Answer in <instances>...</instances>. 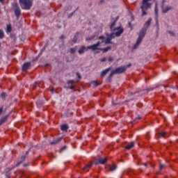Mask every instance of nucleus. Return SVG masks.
<instances>
[{
    "instance_id": "nucleus-43",
    "label": "nucleus",
    "mask_w": 178,
    "mask_h": 178,
    "mask_svg": "<svg viewBox=\"0 0 178 178\" xmlns=\"http://www.w3.org/2000/svg\"><path fill=\"white\" fill-rule=\"evenodd\" d=\"M2 112H3V108H0V115L2 113Z\"/></svg>"
},
{
    "instance_id": "nucleus-47",
    "label": "nucleus",
    "mask_w": 178,
    "mask_h": 178,
    "mask_svg": "<svg viewBox=\"0 0 178 178\" xmlns=\"http://www.w3.org/2000/svg\"><path fill=\"white\" fill-rule=\"evenodd\" d=\"M66 148H67V147L65 146V147H63L62 148V149L64 150V149H65Z\"/></svg>"
},
{
    "instance_id": "nucleus-45",
    "label": "nucleus",
    "mask_w": 178,
    "mask_h": 178,
    "mask_svg": "<svg viewBox=\"0 0 178 178\" xmlns=\"http://www.w3.org/2000/svg\"><path fill=\"white\" fill-rule=\"evenodd\" d=\"M131 66V64H129L128 65H127V67H130Z\"/></svg>"
},
{
    "instance_id": "nucleus-28",
    "label": "nucleus",
    "mask_w": 178,
    "mask_h": 178,
    "mask_svg": "<svg viewBox=\"0 0 178 178\" xmlns=\"http://www.w3.org/2000/svg\"><path fill=\"white\" fill-rule=\"evenodd\" d=\"M165 165H163V164H159V170H163V169H165Z\"/></svg>"
},
{
    "instance_id": "nucleus-30",
    "label": "nucleus",
    "mask_w": 178,
    "mask_h": 178,
    "mask_svg": "<svg viewBox=\"0 0 178 178\" xmlns=\"http://www.w3.org/2000/svg\"><path fill=\"white\" fill-rule=\"evenodd\" d=\"M76 47H74L72 49H70V52L71 54H74L76 52Z\"/></svg>"
},
{
    "instance_id": "nucleus-36",
    "label": "nucleus",
    "mask_w": 178,
    "mask_h": 178,
    "mask_svg": "<svg viewBox=\"0 0 178 178\" xmlns=\"http://www.w3.org/2000/svg\"><path fill=\"white\" fill-rule=\"evenodd\" d=\"M106 60V57H103V58L100 59V62H105Z\"/></svg>"
},
{
    "instance_id": "nucleus-23",
    "label": "nucleus",
    "mask_w": 178,
    "mask_h": 178,
    "mask_svg": "<svg viewBox=\"0 0 178 178\" xmlns=\"http://www.w3.org/2000/svg\"><path fill=\"white\" fill-rule=\"evenodd\" d=\"M26 159V156H22L21 158V161L17 163V166L19 165L22 162H24Z\"/></svg>"
},
{
    "instance_id": "nucleus-2",
    "label": "nucleus",
    "mask_w": 178,
    "mask_h": 178,
    "mask_svg": "<svg viewBox=\"0 0 178 178\" xmlns=\"http://www.w3.org/2000/svg\"><path fill=\"white\" fill-rule=\"evenodd\" d=\"M100 44V42H97V43H95V44H92L91 46H82L81 47V49L78 50V54L81 55L85 52V51H88V49H92V51H97Z\"/></svg>"
},
{
    "instance_id": "nucleus-40",
    "label": "nucleus",
    "mask_w": 178,
    "mask_h": 178,
    "mask_svg": "<svg viewBox=\"0 0 178 178\" xmlns=\"http://www.w3.org/2000/svg\"><path fill=\"white\" fill-rule=\"evenodd\" d=\"M74 83V81H68V83H69V84H72V83Z\"/></svg>"
},
{
    "instance_id": "nucleus-48",
    "label": "nucleus",
    "mask_w": 178,
    "mask_h": 178,
    "mask_svg": "<svg viewBox=\"0 0 178 178\" xmlns=\"http://www.w3.org/2000/svg\"><path fill=\"white\" fill-rule=\"evenodd\" d=\"M96 54H99V51H96Z\"/></svg>"
},
{
    "instance_id": "nucleus-20",
    "label": "nucleus",
    "mask_w": 178,
    "mask_h": 178,
    "mask_svg": "<svg viewBox=\"0 0 178 178\" xmlns=\"http://www.w3.org/2000/svg\"><path fill=\"white\" fill-rule=\"evenodd\" d=\"M37 106L40 108L42 107V106L44 104L43 101L38 99L36 102Z\"/></svg>"
},
{
    "instance_id": "nucleus-4",
    "label": "nucleus",
    "mask_w": 178,
    "mask_h": 178,
    "mask_svg": "<svg viewBox=\"0 0 178 178\" xmlns=\"http://www.w3.org/2000/svg\"><path fill=\"white\" fill-rule=\"evenodd\" d=\"M115 33H111L110 35H107V38H105V36H99V40H100V45L104 42L106 44H113V42H111L114 38Z\"/></svg>"
},
{
    "instance_id": "nucleus-46",
    "label": "nucleus",
    "mask_w": 178,
    "mask_h": 178,
    "mask_svg": "<svg viewBox=\"0 0 178 178\" xmlns=\"http://www.w3.org/2000/svg\"><path fill=\"white\" fill-rule=\"evenodd\" d=\"M4 1H5V0H0V2H1V3H4Z\"/></svg>"
},
{
    "instance_id": "nucleus-9",
    "label": "nucleus",
    "mask_w": 178,
    "mask_h": 178,
    "mask_svg": "<svg viewBox=\"0 0 178 178\" xmlns=\"http://www.w3.org/2000/svg\"><path fill=\"white\" fill-rule=\"evenodd\" d=\"M154 13H155V22H156V26L157 27H159V12H158V8L157 7H155L154 8Z\"/></svg>"
},
{
    "instance_id": "nucleus-35",
    "label": "nucleus",
    "mask_w": 178,
    "mask_h": 178,
    "mask_svg": "<svg viewBox=\"0 0 178 178\" xmlns=\"http://www.w3.org/2000/svg\"><path fill=\"white\" fill-rule=\"evenodd\" d=\"M99 85V83H97V81H93V86H95V87H97Z\"/></svg>"
},
{
    "instance_id": "nucleus-17",
    "label": "nucleus",
    "mask_w": 178,
    "mask_h": 178,
    "mask_svg": "<svg viewBox=\"0 0 178 178\" xmlns=\"http://www.w3.org/2000/svg\"><path fill=\"white\" fill-rule=\"evenodd\" d=\"M111 71V68H107L106 70L102 72V74H100V76L104 77L105 76L108 72Z\"/></svg>"
},
{
    "instance_id": "nucleus-3",
    "label": "nucleus",
    "mask_w": 178,
    "mask_h": 178,
    "mask_svg": "<svg viewBox=\"0 0 178 178\" xmlns=\"http://www.w3.org/2000/svg\"><path fill=\"white\" fill-rule=\"evenodd\" d=\"M151 0H143L142 5L140 6V9L142 11V16H145L147 15V10L152 7V3L149 2Z\"/></svg>"
},
{
    "instance_id": "nucleus-21",
    "label": "nucleus",
    "mask_w": 178,
    "mask_h": 178,
    "mask_svg": "<svg viewBox=\"0 0 178 178\" xmlns=\"http://www.w3.org/2000/svg\"><path fill=\"white\" fill-rule=\"evenodd\" d=\"M134 145H135L134 142H132V143H129L128 145H127V147H125V149H130L134 147Z\"/></svg>"
},
{
    "instance_id": "nucleus-31",
    "label": "nucleus",
    "mask_w": 178,
    "mask_h": 178,
    "mask_svg": "<svg viewBox=\"0 0 178 178\" xmlns=\"http://www.w3.org/2000/svg\"><path fill=\"white\" fill-rule=\"evenodd\" d=\"M1 98H2L3 99H6V93H5V92L1 93Z\"/></svg>"
},
{
    "instance_id": "nucleus-19",
    "label": "nucleus",
    "mask_w": 178,
    "mask_h": 178,
    "mask_svg": "<svg viewBox=\"0 0 178 178\" xmlns=\"http://www.w3.org/2000/svg\"><path fill=\"white\" fill-rule=\"evenodd\" d=\"M114 74H116L114 71L111 72V74L108 75V77H107V82H111L112 77Z\"/></svg>"
},
{
    "instance_id": "nucleus-27",
    "label": "nucleus",
    "mask_w": 178,
    "mask_h": 178,
    "mask_svg": "<svg viewBox=\"0 0 178 178\" xmlns=\"http://www.w3.org/2000/svg\"><path fill=\"white\" fill-rule=\"evenodd\" d=\"M78 39V35H75V36H74V39H72V42H74V44H75L77 41Z\"/></svg>"
},
{
    "instance_id": "nucleus-44",
    "label": "nucleus",
    "mask_w": 178,
    "mask_h": 178,
    "mask_svg": "<svg viewBox=\"0 0 178 178\" xmlns=\"http://www.w3.org/2000/svg\"><path fill=\"white\" fill-rule=\"evenodd\" d=\"M143 165L147 168V163H143Z\"/></svg>"
},
{
    "instance_id": "nucleus-25",
    "label": "nucleus",
    "mask_w": 178,
    "mask_h": 178,
    "mask_svg": "<svg viewBox=\"0 0 178 178\" xmlns=\"http://www.w3.org/2000/svg\"><path fill=\"white\" fill-rule=\"evenodd\" d=\"M142 118L140 116H138L137 118H136L133 121L132 123L133 124H136L138 122V120H141Z\"/></svg>"
},
{
    "instance_id": "nucleus-11",
    "label": "nucleus",
    "mask_w": 178,
    "mask_h": 178,
    "mask_svg": "<svg viewBox=\"0 0 178 178\" xmlns=\"http://www.w3.org/2000/svg\"><path fill=\"white\" fill-rule=\"evenodd\" d=\"M111 49V46H108L107 47H97V50L96 51H102L103 53H106L108 51H109Z\"/></svg>"
},
{
    "instance_id": "nucleus-15",
    "label": "nucleus",
    "mask_w": 178,
    "mask_h": 178,
    "mask_svg": "<svg viewBox=\"0 0 178 178\" xmlns=\"http://www.w3.org/2000/svg\"><path fill=\"white\" fill-rule=\"evenodd\" d=\"M172 9V7H171L170 6L168 7H165V8L162 9V13H167L169 10H171Z\"/></svg>"
},
{
    "instance_id": "nucleus-29",
    "label": "nucleus",
    "mask_w": 178,
    "mask_h": 178,
    "mask_svg": "<svg viewBox=\"0 0 178 178\" xmlns=\"http://www.w3.org/2000/svg\"><path fill=\"white\" fill-rule=\"evenodd\" d=\"M4 36L3 31L2 29H0V39H2Z\"/></svg>"
},
{
    "instance_id": "nucleus-12",
    "label": "nucleus",
    "mask_w": 178,
    "mask_h": 178,
    "mask_svg": "<svg viewBox=\"0 0 178 178\" xmlns=\"http://www.w3.org/2000/svg\"><path fill=\"white\" fill-rule=\"evenodd\" d=\"M30 67H31L30 63H24V65L22 66V71L26 72V70H28L29 69Z\"/></svg>"
},
{
    "instance_id": "nucleus-26",
    "label": "nucleus",
    "mask_w": 178,
    "mask_h": 178,
    "mask_svg": "<svg viewBox=\"0 0 178 178\" xmlns=\"http://www.w3.org/2000/svg\"><path fill=\"white\" fill-rule=\"evenodd\" d=\"M11 31H12V26L10 24L9 25H7L6 32L7 33H10Z\"/></svg>"
},
{
    "instance_id": "nucleus-14",
    "label": "nucleus",
    "mask_w": 178,
    "mask_h": 178,
    "mask_svg": "<svg viewBox=\"0 0 178 178\" xmlns=\"http://www.w3.org/2000/svg\"><path fill=\"white\" fill-rule=\"evenodd\" d=\"M8 117L9 115H8L1 118V120H0V126H1L3 123H5L8 120Z\"/></svg>"
},
{
    "instance_id": "nucleus-50",
    "label": "nucleus",
    "mask_w": 178,
    "mask_h": 178,
    "mask_svg": "<svg viewBox=\"0 0 178 178\" xmlns=\"http://www.w3.org/2000/svg\"><path fill=\"white\" fill-rule=\"evenodd\" d=\"M98 163H96V165H97Z\"/></svg>"
},
{
    "instance_id": "nucleus-24",
    "label": "nucleus",
    "mask_w": 178,
    "mask_h": 178,
    "mask_svg": "<svg viewBox=\"0 0 178 178\" xmlns=\"http://www.w3.org/2000/svg\"><path fill=\"white\" fill-rule=\"evenodd\" d=\"M117 168H118L117 165L114 164L110 166V171L114 172L115 170H116Z\"/></svg>"
},
{
    "instance_id": "nucleus-10",
    "label": "nucleus",
    "mask_w": 178,
    "mask_h": 178,
    "mask_svg": "<svg viewBox=\"0 0 178 178\" xmlns=\"http://www.w3.org/2000/svg\"><path fill=\"white\" fill-rule=\"evenodd\" d=\"M124 29L123 28H117V32L114 33V37H120L121 34L123 33Z\"/></svg>"
},
{
    "instance_id": "nucleus-6",
    "label": "nucleus",
    "mask_w": 178,
    "mask_h": 178,
    "mask_svg": "<svg viewBox=\"0 0 178 178\" xmlns=\"http://www.w3.org/2000/svg\"><path fill=\"white\" fill-rule=\"evenodd\" d=\"M12 6L16 17L19 19L22 15L21 8H19V4L17 3V2H13L12 3Z\"/></svg>"
},
{
    "instance_id": "nucleus-16",
    "label": "nucleus",
    "mask_w": 178,
    "mask_h": 178,
    "mask_svg": "<svg viewBox=\"0 0 178 178\" xmlns=\"http://www.w3.org/2000/svg\"><path fill=\"white\" fill-rule=\"evenodd\" d=\"M62 140V138H59L58 139L54 140L52 142L50 143L51 145H57Z\"/></svg>"
},
{
    "instance_id": "nucleus-32",
    "label": "nucleus",
    "mask_w": 178,
    "mask_h": 178,
    "mask_svg": "<svg viewBox=\"0 0 178 178\" xmlns=\"http://www.w3.org/2000/svg\"><path fill=\"white\" fill-rule=\"evenodd\" d=\"M113 60H114V58L112 57L111 56H110L108 57V62H112Z\"/></svg>"
},
{
    "instance_id": "nucleus-49",
    "label": "nucleus",
    "mask_w": 178,
    "mask_h": 178,
    "mask_svg": "<svg viewBox=\"0 0 178 178\" xmlns=\"http://www.w3.org/2000/svg\"><path fill=\"white\" fill-rule=\"evenodd\" d=\"M24 166H27V164H24Z\"/></svg>"
},
{
    "instance_id": "nucleus-8",
    "label": "nucleus",
    "mask_w": 178,
    "mask_h": 178,
    "mask_svg": "<svg viewBox=\"0 0 178 178\" xmlns=\"http://www.w3.org/2000/svg\"><path fill=\"white\" fill-rule=\"evenodd\" d=\"M156 137H159L160 138H166L167 137H169L168 134H167L165 131H162L159 133L156 134Z\"/></svg>"
},
{
    "instance_id": "nucleus-37",
    "label": "nucleus",
    "mask_w": 178,
    "mask_h": 178,
    "mask_svg": "<svg viewBox=\"0 0 178 178\" xmlns=\"http://www.w3.org/2000/svg\"><path fill=\"white\" fill-rule=\"evenodd\" d=\"M46 47H43V49L41 50L40 54H42V52L46 49Z\"/></svg>"
},
{
    "instance_id": "nucleus-5",
    "label": "nucleus",
    "mask_w": 178,
    "mask_h": 178,
    "mask_svg": "<svg viewBox=\"0 0 178 178\" xmlns=\"http://www.w3.org/2000/svg\"><path fill=\"white\" fill-rule=\"evenodd\" d=\"M20 6L23 10H29L33 6L31 0H19Z\"/></svg>"
},
{
    "instance_id": "nucleus-34",
    "label": "nucleus",
    "mask_w": 178,
    "mask_h": 178,
    "mask_svg": "<svg viewBox=\"0 0 178 178\" xmlns=\"http://www.w3.org/2000/svg\"><path fill=\"white\" fill-rule=\"evenodd\" d=\"M168 33L171 35L172 36H175L174 32H172V31H168Z\"/></svg>"
},
{
    "instance_id": "nucleus-39",
    "label": "nucleus",
    "mask_w": 178,
    "mask_h": 178,
    "mask_svg": "<svg viewBox=\"0 0 178 178\" xmlns=\"http://www.w3.org/2000/svg\"><path fill=\"white\" fill-rule=\"evenodd\" d=\"M74 13H71L70 15H68L69 17H72L73 16Z\"/></svg>"
},
{
    "instance_id": "nucleus-33",
    "label": "nucleus",
    "mask_w": 178,
    "mask_h": 178,
    "mask_svg": "<svg viewBox=\"0 0 178 178\" xmlns=\"http://www.w3.org/2000/svg\"><path fill=\"white\" fill-rule=\"evenodd\" d=\"M94 38H95V36H92L91 38H87L86 41H90V40H93Z\"/></svg>"
},
{
    "instance_id": "nucleus-18",
    "label": "nucleus",
    "mask_w": 178,
    "mask_h": 178,
    "mask_svg": "<svg viewBox=\"0 0 178 178\" xmlns=\"http://www.w3.org/2000/svg\"><path fill=\"white\" fill-rule=\"evenodd\" d=\"M60 129L63 131H67V129H69V126H68V124H65L62 125Z\"/></svg>"
},
{
    "instance_id": "nucleus-1",
    "label": "nucleus",
    "mask_w": 178,
    "mask_h": 178,
    "mask_svg": "<svg viewBox=\"0 0 178 178\" xmlns=\"http://www.w3.org/2000/svg\"><path fill=\"white\" fill-rule=\"evenodd\" d=\"M151 22H152V18H149V19L146 21V22L144 24V26L142 28L140 32L139 33L138 38L136 40V42L133 46V49H136L140 45V44L142 42L143 39L144 38L146 34V32L151 24Z\"/></svg>"
},
{
    "instance_id": "nucleus-41",
    "label": "nucleus",
    "mask_w": 178,
    "mask_h": 178,
    "mask_svg": "<svg viewBox=\"0 0 178 178\" xmlns=\"http://www.w3.org/2000/svg\"><path fill=\"white\" fill-rule=\"evenodd\" d=\"M64 38H65L64 35H62L60 36V39H61V40H63Z\"/></svg>"
},
{
    "instance_id": "nucleus-38",
    "label": "nucleus",
    "mask_w": 178,
    "mask_h": 178,
    "mask_svg": "<svg viewBox=\"0 0 178 178\" xmlns=\"http://www.w3.org/2000/svg\"><path fill=\"white\" fill-rule=\"evenodd\" d=\"M76 76H78V78H79V79H81V76H80V74H79V73H76Z\"/></svg>"
},
{
    "instance_id": "nucleus-7",
    "label": "nucleus",
    "mask_w": 178,
    "mask_h": 178,
    "mask_svg": "<svg viewBox=\"0 0 178 178\" xmlns=\"http://www.w3.org/2000/svg\"><path fill=\"white\" fill-rule=\"evenodd\" d=\"M126 70H127L126 67H121L115 68V70H114L113 72H114V73H115V74H120L125 72Z\"/></svg>"
},
{
    "instance_id": "nucleus-22",
    "label": "nucleus",
    "mask_w": 178,
    "mask_h": 178,
    "mask_svg": "<svg viewBox=\"0 0 178 178\" xmlns=\"http://www.w3.org/2000/svg\"><path fill=\"white\" fill-rule=\"evenodd\" d=\"M92 163H89V165H88L85 166V168H83V171L88 172L89 168H90L92 167Z\"/></svg>"
},
{
    "instance_id": "nucleus-42",
    "label": "nucleus",
    "mask_w": 178,
    "mask_h": 178,
    "mask_svg": "<svg viewBox=\"0 0 178 178\" xmlns=\"http://www.w3.org/2000/svg\"><path fill=\"white\" fill-rule=\"evenodd\" d=\"M70 88L71 90H74V86H72L70 87Z\"/></svg>"
},
{
    "instance_id": "nucleus-13",
    "label": "nucleus",
    "mask_w": 178,
    "mask_h": 178,
    "mask_svg": "<svg viewBox=\"0 0 178 178\" xmlns=\"http://www.w3.org/2000/svg\"><path fill=\"white\" fill-rule=\"evenodd\" d=\"M107 161H108L107 158H104V159L99 158V159H97V163L104 165L107 162Z\"/></svg>"
}]
</instances>
